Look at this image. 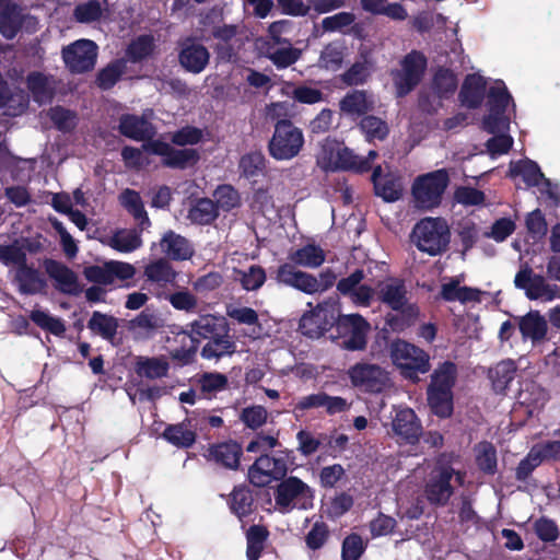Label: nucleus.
<instances>
[{"instance_id": "20", "label": "nucleus", "mask_w": 560, "mask_h": 560, "mask_svg": "<svg viewBox=\"0 0 560 560\" xmlns=\"http://www.w3.org/2000/svg\"><path fill=\"white\" fill-rule=\"evenodd\" d=\"M392 430L395 435L408 443H415L418 441L421 434V424L410 408L398 409L392 421Z\"/></svg>"}, {"instance_id": "56", "label": "nucleus", "mask_w": 560, "mask_h": 560, "mask_svg": "<svg viewBox=\"0 0 560 560\" xmlns=\"http://www.w3.org/2000/svg\"><path fill=\"white\" fill-rule=\"evenodd\" d=\"M170 304L177 311L192 313L198 307V298L187 289L171 293L167 298Z\"/></svg>"}, {"instance_id": "38", "label": "nucleus", "mask_w": 560, "mask_h": 560, "mask_svg": "<svg viewBox=\"0 0 560 560\" xmlns=\"http://www.w3.org/2000/svg\"><path fill=\"white\" fill-rule=\"evenodd\" d=\"M144 276L151 282L167 284L176 279L177 272L166 259L160 258L145 266Z\"/></svg>"}, {"instance_id": "43", "label": "nucleus", "mask_w": 560, "mask_h": 560, "mask_svg": "<svg viewBox=\"0 0 560 560\" xmlns=\"http://www.w3.org/2000/svg\"><path fill=\"white\" fill-rule=\"evenodd\" d=\"M27 86L39 104L48 102L55 90L51 80L38 72H33L27 77Z\"/></svg>"}, {"instance_id": "37", "label": "nucleus", "mask_w": 560, "mask_h": 560, "mask_svg": "<svg viewBox=\"0 0 560 560\" xmlns=\"http://www.w3.org/2000/svg\"><path fill=\"white\" fill-rule=\"evenodd\" d=\"M457 376V368L453 362L441 363L431 374L428 388L452 390Z\"/></svg>"}, {"instance_id": "54", "label": "nucleus", "mask_w": 560, "mask_h": 560, "mask_svg": "<svg viewBox=\"0 0 560 560\" xmlns=\"http://www.w3.org/2000/svg\"><path fill=\"white\" fill-rule=\"evenodd\" d=\"M360 128L369 141H382L388 135L387 124L375 116H365L360 122Z\"/></svg>"}, {"instance_id": "9", "label": "nucleus", "mask_w": 560, "mask_h": 560, "mask_svg": "<svg viewBox=\"0 0 560 560\" xmlns=\"http://www.w3.org/2000/svg\"><path fill=\"white\" fill-rule=\"evenodd\" d=\"M427 60L418 51L408 54L400 62V69L392 72L396 95L402 97L410 93L421 81Z\"/></svg>"}, {"instance_id": "30", "label": "nucleus", "mask_w": 560, "mask_h": 560, "mask_svg": "<svg viewBox=\"0 0 560 560\" xmlns=\"http://www.w3.org/2000/svg\"><path fill=\"white\" fill-rule=\"evenodd\" d=\"M120 132L133 140L141 141L153 136L152 125L144 118L136 115H124L119 122Z\"/></svg>"}, {"instance_id": "1", "label": "nucleus", "mask_w": 560, "mask_h": 560, "mask_svg": "<svg viewBox=\"0 0 560 560\" xmlns=\"http://www.w3.org/2000/svg\"><path fill=\"white\" fill-rule=\"evenodd\" d=\"M511 102V95L502 82L491 86L488 94L489 115L483 119V128L494 136L487 141V149L492 156L509 152L513 139L505 131L510 127L505 109Z\"/></svg>"}, {"instance_id": "53", "label": "nucleus", "mask_w": 560, "mask_h": 560, "mask_svg": "<svg viewBox=\"0 0 560 560\" xmlns=\"http://www.w3.org/2000/svg\"><path fill=\"white\" fill-rule=\"evenodd\" d=\"M30 317L38 327L56 336H61L66 331V326L60 318L54 317L42 310H33Z\"/></svg>"}, {"instance_id": "21", "label": "nucleus", "mask_w": 560, "mask_h": 560, "mask_svg": "<svg viewBox=\"0 0 560 560\" xmlns=\"http://www.w3.org/2000/svg\"><path fill=\"white\" fill-rule=\"evenodd\" d=\"M44 267L49 278L55 281L57 290L73 295L80 292L77 275L66 265L47 259L44 262Z\"/></svg>"}, {"instance_id": "44", "label": "nucleus", "mask_w": 560, "mask_h": 560, "mask_svg": "<svg viewBox=\"0 0 560 560\" xmlns=\"http://www.w3.org/2000/svg\"><path fill=\"white\" fill-rule=\"evenodd\" d=\"M234 279L238 281L246 291L258 290L266 281L264 268L253 265L245 270L234 269Z\"/></svg>"}, {"instance_id": "55", "label": "nucleus", "mask_w": 560, "mask_h": 560, "mask_svg": "<svg viewBox=\"0 0 560 560\" xmlns=\"http://www.w3.org/2000/svg\"><path fill=\"white\" fill-rule=\"evenodd\" d=\"M266 159L261 152H250L243 155L240 160L238 167L246 177H255L262 173Z\"/></svg>"}, {"instance_id": "49", "label": "nucleus", "mask_w": 560, "mask_h": 560, "mask_svg": "<svg viewBox=\"0 0 560 560\" xmlns=\"http://www.w3.org/2000/svg\"><path fill=\"white\" fill-rule=\"evenodd\" d=\"M373 71V63L366 58L354 62L342 75L348 85H360L368 81Z\"/></svg>"}, {"instance_id": "4", "label": "nucleus", "mask_w": 560, "mask_h": 560, "mask_svg": "<svg viewBox=\"0 0 560 560\" xmlns=\"http://www.w3.org/2000/svg\"><path fill=\"white\" fill-rule=\"evenodd\" d=\"M411 238L419 250L435 256L446 250L450 229L444 219L427 217L415 225Z\"/></svg>"}, {"instance_id": "60", "label": "nucleus", "mask_w": 560, "mask_h": 560, "mask_svg": "<svg viewBox=\"0 0 560 560\" xmlns=\"http://www.w3.org/2000/svg\"><path fill=\"white\" fill-rule=\"evenodd\" d=\"M215 206L224 211H229L240 206L238 192L230 185L219 186L214 194Z\"/></svg>"}, {"instance_id": "11", "label": "nucleus", "mask_w": 560, "mask_h": 560, "mask_svg": "<svg viewBox=\"0 0 560 560\" xmlns=\"http://www.w3.org/2000/svg\"><path fill=\"white\" fill-rule=\"evenodd\" d=\"M351 384L369 393H381L389 386V373L382 366L368 362H360L348 371Z\"/></svg>"}, {"instance_id": "46", "label": "nucleus", "mask_w": 560, "mask_h": 560, "mask_svg": "<svg viewBox=\"0 0 560 560\" xmlns=\"http://www.w3.org/2000/svg\"><path fill=\"white\" fill-rule=\"evenodd\" d=\"M218 217V208L210 199H199L189 210L188 218L197 224H209Z\"/></svg>"}, {"instance_id": "16", "label": "nucleus", "mask_w": 560, "mask_h": 560, "mask_svg": "<svg viewBox=\"0 0 560 560\" xmlns=\"http://www.w3.org/2000/svg\"><path fill=\"white\" fill-rule=\"evenodd\" d=\"M142 149L163 156V164L168 167L185 168L199 160V154L195 149H174L168 143L159 140L144 143Z\"/></svg>"}, {"instance_id": "47", "label": "nucleus", "mask_w": 560, "mask_h": 560, "mask_svg": "<svg viewBox=\"0 0 560 560\" xmlns=\"http://www.w3.org/2000/svg\"><path fill=\"white\" fill-rule=\"evenodd\" d=\"M163 436L173 445L178 447H189L196 441V434L185 423L168 425Z\"/></svg>"}, {"instance_id": "19", "label": "nucleus", "mask_w": 560, "mask_h": 560, "mask_svg": "<svg viewBox=\"0 0 560 560\" xmlns=\"http://www.w3.org/2000/svg\"><path fill=\"white\" fill-rule=\"evenodd\" d=\"M188 336L194 342L208 340L220 332H225L226 324L222 316L214 314H202L190 322L187 326Z\"/></svg>"}, {"instance_id": "3", "label": "nucleus", "mask_w": 560, "mask_h": 560, "mask_svg": "<svg viewBox=\"0 0 560 560\" xmlns=\"http://www.w3.org/2000/svg\"><path fill=\"white\" fill-rule=\"evenodd\" d=\"M389 357L400 374L412 382H418V375L425 374L431 368L430 355L424 350L401 339L389 345Z\"/></svg>"}, {"instance_id": "5", "label": "nucleus", "mask_w": 560, "mask_h": 560, "mask_svg": "<svg viewBox=\"0 0 560 560\" xmlns=\"http://www.w3.org/2000/svg\"><path fill=\"white\" fill-rule=\"evenodd\" d=\"M303 145V131L289 119H278L268 142L270 156L277 161H289L299 155Z\"/></svg>"}, {"instance_id": "32", "label": "nucleus", "mask_w": 560, "mask_h": 560, "mask_svg": "<svg viewBox=\"0 0 560 560\" xmlns=\"http://www.w3.org/2000/svg\"><path fill=\"white\" fill-rule=\"evenodd\" d=\"M235 343L228 335V329H225V332H220L208 339V342L203 346L200 354L206 360L218 361L225 355L233 354L235 352Z\"/></svg>"}, {"instance_id": "42", "label": "nucleus", "mask_w": 560, "mask_h": 560, "mask_svg": "<svg viewBox=\"0 0 560 560\" xmlns=\"http://www.w3.org/2000/svg\"><path fill=\"white\" fill-rule=\"evenodd\" d=\"M268 530L264 526L253 525L246 533V557L248 560H258L268 538Z\"/></svg>"}, {"instance_id": "50", "label": "nucleus", "mask_w": 560, "mask_h": 560, "mask_svg": "<svg viewBox=\"0 0 560 560\" xmlns=\"http://www.w3.org/2000/svg\"><path fill=\"white\" fill-rule=\"evenodd\" d=\"M168 363L160 358H140L137 362V373L151 380L161 378L166 375Z\"/></svg>"}, {"instance_id": "33", "label": "nucleus", "mask_w": 560, "mask_h": 560, "mask_svg": "<svg viewBox=\"0 0 560 560\" xmlns=\"http://www.w3.org/2000/svg\"><path fill=\"white\" fill-rule=\"evenodd\" d=\"M516 365L512 360H503L490 368L488 377L497 394H504L510 383L514 380Z\"/></svg>"}, {"instance_id": "10", "label": "nucleus", "mask_w": 560, "mask_h": 560, "mask_svg": "<svg viewBox=\"0 0 560 560\" xmlns=\"http://www.w3.org/2000/svg\"><path fill=\"white\" fill-rule=\"evenodd\" d=\"M514 284L517 289L524 290L529 300L550 302L560 298V289L549 284L542 276L535 273L527 265L515 275Z\"/></svg>"}, {"instance_id": "64", "label": "nucleus", "mask_w": 560, "mask_h": 560, "mask_svg": "<svg viewBox=\"0 0 560 560\" xmlns=\"http://www.w3.org/2000/svg\"><path fill=\"white\" fill-rule=\"evenodd\" d=\"M153 38L150 35H142L135 39L128 47L127 54L132 61L141 60L153 50Z\"/></svg>"}, {"instance_id": "14", "label": "nucleus", "mask_w": 560, "mask_h": 560, "mask_svg": "<svg viewBox=\"0 0 560 560\" xmlns=\"http://www.w3.org/2000/svg\"><path fill=\"white\" fill-rule=\"evenodd\" d=\"M335 320V304L330 301H324L301 317L300 328L304 335L318 338L332 326Z\"/></svg>"}, {"instance_id": "34", "label": "nucleus", "mask_w": 560, "mask_h": 560, "mask_svg": "<svg viewBox=\"0 0 560 560\" xmlns=\"http://www.w3.org/2000/svg\"><path fill=\"white\" fill-rule=\"evenodd\" d=\"M485 89L486 81L481 75L469 74L460 91L463 104L470 108L478 107L483 100Z\"/></svg>"}, {"instance_id": "15", "label": "nucleus", "mask_w": 560, "mask_h": 560, "mask_svg": "<svg viewBox=\"0 0 560 560\" xmlns=\"http://www.w3.org/2000/svg\"><path fill=\"white\" fill-rule=\"evenodd\" d=\"M288 471L287 460L282 457L261 455L250 466L248 478L256 487H265L273 480L282 479Z\"/></svg>"}, {"instance_id": "57", "label": "nucleus", "mask_w": 560, "mask_h": 560, "mask_svg": "<svg viewBox=\"0 0 560 560\" xmlns=\"http://www.w3.org/2000/svg\"><path fill=\"white\" fill-rule=\"evenodd\" d=\"M285 93L294 101L303 104H316L323 101L322 91L307 85H288Z\"/></svg>"}, {"instance_id": "63", "label": "nucleus", "mask_w": 560, "mask_h": 560, "mask_svg": "<svg viewBox=\"0 0 560 560\" xmlns=\"http://www.w3.org/2000/svg\"><path fill=\"white\" fill-rule=\"evenodd\" d=\"M0 261L4 265H16L18 267L26 264V254L18 240L9 245H0Z\"/></svg>"}, {"instance_id": "52", "label": "nucleus", "mask_w": 560, "mask_h": 560, "mask_svg": "<svg viewBox=\"0 0 560 560\" xmlns=\"http://www.w3.org/2000/svg\"><path fill=\"white\" fill-rule=\"evenodd\" d=\"M432 88L439 97L453 94L457 88V79L448 69H439L434 77Z\"/></svg>"}, {"instance_id": "36", "label": "nucleus", "mask_w": 560, "mask_h": 560, "mask_svg": "<svg viewBox=\"0 0 560 560\" xmlns=\"http://www.w3.org/2000/svg\"><path fill=\"white\" fill-rule=\"evenodd\" d=\"M441 295L446 301H459L460 303L479 302L481 291L478 289L462 287L456 279L442 284Z\"/></svg>"}, {"instance_id": "31", "label": "nucleus", "mask_w": 560, "mask_h": 560, "mask_svg": "<svg viewBox=\"0 0 560 560\" xmlns=\"http://www.w3.org/2000/svg\"><path fill=\"white\" fill-rule=\"evenodd\" d=\"M242 455V447L235 442L213 445L209 448L208 458L226 468L236 469Z\"/></svg>"}, {"instance_id": "6", "label": "nucleus", "mask_w": 560, "mask_h": 560, "mask_svg": "<svg viewBox=\"0 0 560 560\" xmlns=\"http://www.w3.org/2000/svg\"><path fill=\"white\" fill-rule=\"evenodd\" d=\"M465 475L451 466H436L429 474L424 485V495L434 505H445L457 486L464 483Z\"/></svg>"}, {"instance_id": "39", "label": "nucleus", "mask_w": 560, "mask_h": 560, "mask_svg": "<svg viewBox=\"0 0 560 560\" xmlns=\"http://www.w3.org/2000/svg\"><path fill=\"white\" fill-rule=\"evenodd\" d=\"M106 244L120 253H130L139 248L142 241L138 232L120 230L108 237Z\"/></svg>"}, {"instance_id": "24", "label": "nucleus", "mask_w": 560, "mask_h": 560, "mask_svg": "<svg viewBox=\"0 0 560 560\" xmlns=\"http://www.w3.org/2000/svg\"><path fill=\"white\" fill-rule=\"evenodd\" d=\"M161 252L173 260H187L194 255V247L184 236L168 231L160 241Z\"/></svg>"}, {"instance_id": "40", "label": "nucleus", "mask_w": 560, "mask_h": 560, "mask_svg": "<svg viewBox=\"0 0 560 560\" xmlns=\"http://www.w3.org/2000/svg\"><path fill=\"white\" fill-rule=\"evenodd\" d=\"M88 327L106 340H113L117 334L118 320L112 315L94 312Z\"/></svg>"}, {"instance_id": "13", "label": "nucleus", "mask_w": 560, "mask_h": 560, "mask_svg": "<svg viewBox=\"0 0 560 560\" xmlns=\"http://www.w3.org/2000/svg\"><path fill=\"white\" fill-rule=\"evenodd\" d=\"M97 46L90 39H79L62 49V58L71 72L82 73L94 68Z\"/></svg>"}, {"instance_id": "25", "label": "nucleus", "mask_w": 560, "mask_h": 560, "mask_svg": "<svg viewBox=\"0 0 560 560\" xmlns=\"http://www.w3.org/2000/svg\"><path fill=\"white\" fill-rule=\"evenodd\" d=\"M518 328L523 339H529L533 345H537L546 339L548 324L538 311H530L520 318Z\"/></svg>"}, {"instance_id": "61", "label": "nucleus", "mask_w": 560, "mask_h": 560, "mask_svg": "<svg viewBox=\"0 0 560 560\" xmlns=\"http://www.w3.org/2000/svg\"><path fill=\"white\" fill-rule=\"evenodd\" d=\"M268 418V411L265 407L256 405L246 407L242 410L240 419L243 423L253 430H256L264 425Z\"/></svg>"}, {"instance_id": "27", "label": "nucleus", "mask_w": 560, "mask_h": 560, "mask_svg": "<svg viewBox=\"0 0 560 560\" xmlns=\"http://www.w3.org/2000/svg\"><path fill=\"white\" fill-rule=\"evenodd\" d=\"M293 266L310 269L319 268L326 259L325 250L315 244H306L300 248L291 250L288 256Z\"/></svg>"}, {"instance_id": "2", "label": "nucleus", "mask_w": 560, "mask_h": 560, "mask_svg": "<svg viewBox=\"0 0 560 560\" xmlns=\"http://www.w3.org/2000/svg\"><path fill=\"white\" fill-rule=\"evenodd\" d=\"M377 155L376 151L371 150L368 158H362L343 147L342 143L327 139L320 144L317 153V165L324 171L352 170L365 172L370 170L371 163Z\"/></svg>"}, {"instance_id": "62", "label": "nucleus", "mask_w": 560, "mask_h": 560, "mask_svg": "<svg viewBox=\"0 0 560 560\" xmlns=\"http://www.w3.org/2000/svg\"><path fill=\"white\" fill-rule=\"evenodd\" d=\"M223 283V277L218 271H210L203 276L198 277L192 282V289L196 293L206 295L217 289Z\"/></svg>"}, {"instance_id": "26", "label": "nucleus", "mask_w": 560, "mask_h": 560, "mask_svg": "<svg viewBox=\"0 0 560 560\" xmlns=\"http://www.w3.org/2000/svg\"><path fill=\"white\" fill-rule=\"evenodd\" d=\"M375 194L387 202H394L402 196V184L392 175L382 176V167L377 165L372 174Z\"/></svg>"}, {"instance_id": "7", "label": "nucleus", "mask_w": 560, "mask_h": 560, "mask_svg": "<svg viewBox=\"0 0 560 560\" xmlns=\"http://www.w3.org/2000/svg\"><path fill=\"white\" fill-rule=\"evenodd\" d=\"M448 182V174L445 170H438L417 177L412 185L415 206L422 210L438 207Z\"/></svg>"}, {"instance_id": "12", "label": "nucleus", "mask_w": 560, "mask_h": 560, "mask_svg": "<svg viewBox=\"0 0 560 560\" xmlns=\"http://www.w3.org/2000/svg\"><path fill=\"white\" fill-rule=\"evenodd\" d=\"M378 299L394 311H399L409 319L418 316L419 310L409 303L408 291L402 280L389 278L380 283L377 290Z\"/></svg>"}, {"instance_id": "59", "label": "nucleus", "mask_w": 560, "mask_h": 560, "mask_svg": "<svg viewBox=\"0 0 560 560\" xmlns=\"http://www.w3.org/2000/svg\"><path fill=\"white\" fill-rule=\"evenodd\" d=\"M355 21L351 12H339L322 20L320 26L324 32H345Z\"/></svg>"}, {"instance_id": "22", "label": "nucleus", "mask_w": 560, "mask_h": 560, "mask_svg": "<svg viewBox=\"0 0 560 560\" xmlns=\"http://www.w3.org/2000/svg\"><path fill=\"white\" fill-rule=\"evenodd\" d=\"M208 49L194 40L187 39L179 52L180 65L189 72H201L209 62Z\"/></svg>"}, {"instance_id": "18", "label": "nucleus", "mask_w": 560, "mask_h": 560, "mask_svg": "<svg viewBox=\"0 0 560 560\" xmlns=\"http://www.w3.org/2000/svg\"><path fill=\"white\" fill-rule=\"evenodd\" d=\"M338 325L346 334L342 342L345 349L351 351L365 349L371 326L361 315H343L339 318Z\"/></svg>"}, {"instance_id": "8", "label": "nucleus", "mask_w": 560, "mask_h": 560, "mask_svg": "<svg viewBox=\"0 0 560 560\" xmlns=\"http://www.w3.org/2000/svg\"><path fill=\"white\" fill-rule=\"evenodd\" d=\"M313 499V490L296 477H289L281 481L275 493L276 506L282 513L293 509L307 510L312 508Z\"/></svg>"}, {"instance_id": "29", "label": "nucleus", "mask_w": 560, "mask_h": 560, "mask_svg": "<svg viewBox=\"0 0 560 560\" xmlns=\"http://www.w3.org/2000/svg\"><path fill=\"white\" fill-rule=\"evenodd\" d=\"M22 24L21 9L11 0H0V33L13 38Z\"/></svg>"}, {"instance_id": "48", "label": "nucleus", "mask_w": 560, "mask_h": 560, "mask_svg": "<svg viewBox=\"0 0 560 560\" xmlns=\"http://www.w3.org/2000/svg\"><path fill=\"white\" fill-rule=\"evenodd\" d=\"M511 174L522 176L528 186H537L544 178L538 165L529 160L511 163Z\"/></svg>"}, {"instance_id": "35", "label": "nucleus", "mask_w": 560, "mask_h": 560, "mask_svg": "<svg viewBox=\"0 0 560 560\" xmlns=\"http://www.w3.org/2000/svg\"><path fill=\"white\" fill-rule=\"evenodd\" d=\"M162 326V319L150 310L140 312L128 323V329L138 337H149Z\"/></svg>"}, {"instance_id": "41", "label": "nucleus", "mask_w": 560, "mask_h": 560, "mask_svg": "<svg viewBox=\"0 0 560 560\" xmlns=\"http://www.w3.org/2000/svg\"><path fill=\"white\" fill-rule=\"evenodd\" d=\"M428 402L432 411L439 417L445 418L453 410V392L445 389L428 388Z\"/></svg>"}, {"instance_id": "28", "label": "nucleus", "mask_w": 560, "mask_h": 560, "mask_svg": "<svg viewBox=\"0 0 560 560\" xmlns=\"http://www.w3.org/2000/svg\"><path fill=\"white\" fill-rule=\"evenodd\" d=\"M14 282L18 284L19 291L22 294H38L46 288V281L38 270L27 266L26 264L16 268Z\"/></svg>"}, {"instance_id": "45", "label": "nucleus", "mask_w": 560, "mask_h": 560, "mask_svg": "<svg viewBox=\"0 0 560 560\" xmlns=\"http://www.w3.org/2000/svg\"><path fill=\"white\" fill-rule=\"evenodd\" d=\"M302 51L298 48L287 45L283 47L270 46L267 51L268 59L278 68L284 69L295 63Z\"/></svg>"}, {"instance_id": "23", "label": "nucleus", "mask_w": 560, "mask_h": 560, "mask_svg": "<svg viewBox=\"0 0 560 560\" xmlns=\"http://www.w3.org/2000/svg\"><path fill=\"white\" fill-rule=\"evenodd\" d=\"M373 107V96L363 90H353L347 93L339 102L341 114L348 117L365 115L371 112Z\"/></svg>"}, {"instance_id": "17", "label": "nucleus", "mask_w": 560, "mask_h": 560, "mask_svg": "<svg viewBox=\"0 0 560 560\" xmlns=\"http://www.w3.org/2000/svg\"><path fill=\"white\" fill-rule=\"evenodd\" d=\"M276 281L282 285L295 289L306 295L317 294V276L303 271L292 264L285 262L278 267Z\"/></svg>"}, {"instance_id": "51", "label": "nucleus", "mask_w": 560, "mask_h": 560, "mask_svg": "<svg viewBox=\"0 0 560 560\" xmlns=\"http://www.w3.org/2000/svg\"><path fill=\"white\" fill-rule=\"evenodd\" d=\"M345 56V47L338 43H330L322 50L318 66L327 70L340 68Z\"/></svg>"}, {"instance_id": "58", "label": "nucleus", "mask_w": 560, "mask_h": 560, "mask_svg": "<svg viewBox=\"0 0 560 560\" xmlns=\"http://www.w3.org/2000/svg\"><path fill=\"white\" fill-rule=\"evenodd\" d=\"M121 205L141 223L148 221L147 213L144 211L141 198L139 194L131 189H126L120 194Z\"/></svg>"}]
</instances>
